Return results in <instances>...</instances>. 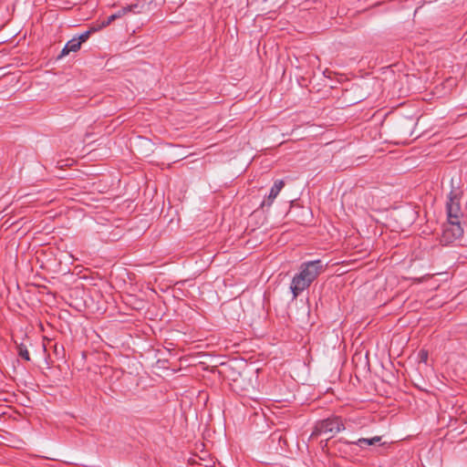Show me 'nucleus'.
<instances>
[{
  "label": "nucleus",
  "mask_w": 467,
  "mask_h": 467,
  "mask_svg": "<svg viewBox=\"0 0 467 467\" xmlns=\"http://www.w3.org/2000/svg\"><path fill=\"white\" fill-rule=\"evenodd\" d=\"M327 265L321 260L305 262L300 266V272L296 274L291 283L293 297L296 298L307 288L311 283L325 270Z\"/></svg>",
  "instance_id": "1"
},
{
  "label": "nucleus",
  "mask_w": 467,
  "mask_h": 467,
  "mask_svg": "<svg viewBox=\"0 0 467 467\" xmlns=\"http://www.w3.org/2000/svg\"><path fill=\"white\" fill-rule=\"evenodd\" d=\"M463 234V229L461 226L460 221H447L442 226V233L440 237V243L442 245H450L456 240L461 238Z\"/></svg>",
  "instance_id": "2"
},
{
  "label": "nucleus",
  "mask_w": 467,
  "mask_h": 467,
  "mask_svg": "<svg viewBox=\"0 0 467 467\" xmlns=\"http://www.w3.org/2000/svg\"><path fill=\"white\" fill-rule=\"evenodd\" d=\"M343 429L344 424L340 418H328L320 420L316 424L312 435L330 434V437H332L334 434L339 432Z\"/></svg>",
  "instance_id": "3"
},
{
  "label": "nucleus",
  "mask_w": 467,
  "mask_h": 467,
  "mask_svg": "<svg viewBox=\"0 0 467 467\" xmlns=\"http://www.w3.org/2000/svg\"><path fill=\"white\" fill-rule=\"evenodd\" d=\"M446 211L448 221H451L452 223H454V221H460V218L462 216L460 195L454 190H451L449 193Z\"/></svg>",
  "instance_id": "4"
},
{
  "label": "nucleus",
  "mask_w": 467,
  "mask_h": 467,
  "mask_svg": "<svg viewBox=\"0 0 467 467\" xmlns=\"http://www.w3.org/2000/svg\"><path fill=\"white\" fill-rule=\"evenodd\" d=\"M284 186H285V182L283 180H276L274 182V185L271 187L268 196L266 197V199H265L262 202L260 207L262 209H264L265 207L270 208L272 206L274 201L275 200V198L281 192V190L284 188Z\"/></svg>",
  "instance_id": "5"
},
{
  "label": "nucleus",
  "mask_w": 467,
  "mask_h": 467,
  "mask_svg": "<svg viewBox=\"0 0 467 467\" xmlns=\"http://www.w3.org/2000/svg\"><path fill=\"white\" fill-rule=\"evenodd\" d=\"M81 47L80 41L78 39H76V37H73L65 45L63 49L61 50L60 54L57 56V58H62L63 57L69 54V52H77Z\"/></svg>",
  "instance_id": "6"
},
{
  "label": "nucleus",
  "mask_w": 467,
  "mask_h": 467,
  "mask_svg": "<svg viewBox=\"0 0 467 467\" xmlns=\"http://www.w3.org/2000/svg\"><path fill=\"white\" fill-rule=\"evenodd\" d=\"M126 13H125V9H123V7H121L120 9H119L117 12H115L114 14L109 16L101 24L100 27H106L108 26H109L113 21H115L116 19L118 18H120L122 17L123 16H125Z\"/></svg>",
  "instance_id": "7"
},
{
  "label": "nucleus",
  "mask_w": 467,
  "mask_h": 467,
  "mask_svg": "<svg viewBox=\"0 0 467 467\" xmlns=\"http://www.w3.org/2000/svg\"><path fill=\"white\" fill-rule=\"evenodd\" d=\"M381 440V437L375 436L370 439L361 438L358 439L355 443L358 445L360 448H365L366 446L375 445L376 443L379 442Z\"/></svg>",
  "instance_id": "8"
},
{
  "label": "nucleus",
  "mask_w": 467,
  "mask_h": 467,
  "mask_svg": "<svg viewBox=\"0 0 467 467\" xmlns=\"http://www.w3.org/2000/svg\"><path fill=\"white\" fill-rule=\"evenodd\" d=\"M16 349H17L18 356L21 358H23L26 361H29L30 356H29V352L27 350L26 345H25L24 343L17 344L16 342Z\"/></svg>",
  "instance_id": "9"
},
{
  "label": "nucleus",
  "mask_w": 467,
  "mask_h": 467,
  "mask_svg": "<svg viewBox=\"0 0 467 467\" xmlns=\"http://www.w3.org/2000/svg\"><path fill=\"white\" fill-rule=\"evenodd\" d=\"M142 8H143V5H141L138 3L123 6V9H125L126 14H128V13L140 14L142 12Z\"/></svg>",
  "instance_id": "10"
},
{
  "label": "nucleus",
  "mask_w": 467,
  "mask_h": 467,
  "mask_svg": "<svg viewBox=\"0 0 467 467\" xmlns=\"http://www.w3.org/2000/svg\"><path fill=\"white\" fill-rule=\"evenodd\" d=\"M90 33H91V30H87V31L83 32L82 34H80L78 37H76V39H78L80 41V44H82L89 37Z\"/></svg>",
  "instance_id": "11"
},
{
  "label": "nucleus",
  "mask_w": 467,
  "mask_h": 467,
  "mask_svg": "<svg viewBox=\"0 0 467 467\" xmlns=\"http://www.w3.org/2000/svg\"><path fill=\"white\" fill-rule=\"evenodd\" d=\"M419 356H420V361L425 362V363L427 362V359H428V352L427 351L420 350L419 353Z\"/></svg>",
  "instance_id": "12"
},
{
  "label": "nucleus",
  "mask_w": 467,
  "mask_h": 467,
  "mask_svg": "<svg viewBox=\"0 0 467 467\" xmlns=\"http://www.w3.org/2000/svg\"><path fill=\"white\" fill-rule=\"evenodd\" d=\"M42 348L44 351H46V346L44 344L42 345Z\"/></svg>",
  "instance_id": "13"
}]
</instances>
